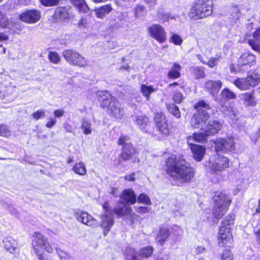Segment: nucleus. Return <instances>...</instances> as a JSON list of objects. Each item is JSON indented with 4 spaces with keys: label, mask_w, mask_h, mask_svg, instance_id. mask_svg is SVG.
Wrapping results in <instances>:
<instances>
[{
    "label": "nucleus",
    "mask_w": 260,
    "mask_h": 260,
    "mask_svg": "<svg viewBox=\"0 0 260 260\" xmlns=\"http://www.w3.org/2000/svg\"><path fill=\"white\" fill-rule=\"evenodd\" d=\"M194 74L196 77L198 79L204 78L205 77L204 71L201 68H196L194 69Z\"/></svg>",
    "instance_id": "52"
},
{
    "label": "nucleus",
    "mask_w": 260,
    "mask_h": 260,
    "mask_svg": "<svg viewBox=\"0 0 260 260\" xmlns=\"http://www.w3.org/2000/svg\"><path fill=\"white\" fill-rule=\"evenodd\" d=\"M157 130L164 137H167L171 133L172 128L169 126L166 116L162 113H156L154 118Z\"/></svg>",
    "instance_id": "10"
},
{
    "label": "nucleus",
    "mask_w": 260,
    "mask_h": 260,
    "mask_svg": "<svg viewBox=\"0 0 260 260\" xmlns=\"http://www.w3.org/2000/svg\"><path fill=\"white\" fill-rule=\"evenodd\" d=\"M215 150L223 152L232 151L235 149V142L233 138H218L215 142Z\"/></svg>",
    "instance_id": "13"
},
{
    "label": "nucleus",
    "mask_w": 260,
    "mask_h": 260,
    "mask_svg": "<svg viewBox=\"0 0 260 260\" xmlns=\"http://www.w3.org/2000/svg\"><path fill=\"white\" fill-rule=\"evenodd\" d=\"M170 234L168 229L166 228H160L157 235L156 241L161 245H163L168 239Z\"/></svg>",
    "instance_id": "31"
},
{
    "label": "nucleus",
    "mask_w": 260,
    "mask_h": 260,
    "mask_svg": "<svg viewBox=\"0 0 260 260\" xmlns=\"http://www.w3.org/2000/svg\"><path fill=\"white\" fill-rule=\"evenodd\" d=\"M132 212V209L129 207V205L122 203L121 201L114 208V212L118 216L131 214Z\"/></svg>",
    "instance_id": "24"
},
{
    "label": "nucleus",
    "mask_w": 260,
    "mask_h": 260,
    "mask_svg": "<svg viewBox=\"0 0 260 260\" xmlns=\"http://www.w3.org/2000/svg\"><path fill=\"white\" fill-rule=\"evenodd\" d=\"M213 0H196L191 6L188 16L194 20L202 19L212 13Z\"/></svg>",
    "instance_id": "3"
},
{
    "label": "nucleus",
    "mask_w": 260,
    "mask_h": 260,
    "mask_svg": "<svg viewBox=\"0 0 260 260\" xmlns=\"http://www.w3.org/2000/svg\"><path fill=\"white\" fill-rule=\"evenodd\" d=\"M255 61V56L249 52L243 54L238 59V66L240 67L250 66Z\"/></svg>",
    "instance_id": "23"
},
{
    "label": "nucleus",
    "mask_w": 260,
    "mask_h": 260,
    "mask_svg": "<svg viewBox=\"0 0 260 260\" xmlns=\"http://www.w3.org/2000/svg\"><path fill=\"white\" fill-rule=\"evenodd\" d=\"M225 114L229 117L231 120V122L233 124L238 125V123L237 122L238 121V118L237 117V114L235 111H234L233 109H230V110H227L225 112Z\"/></svg>",
    "instance_id": "39"
},
{
    "label": "nucleus",
    "mask_w": 260,
    "mask_h": 260,
    "mask_svg": "<svg viewBox=\"0 0 260 260\" xmlns=\"http://www.w3.org/2000/svg\"><path fill=\"white\" fill-rule=\"evenodd\" d=\"M139 203H143L146 205H151V202L149 197L145 193L140 194L138 197Z\"/></svg>",
    "instance_id": "44"
},
{
    "label": "nucleus",
    "mask_w": 260,
    "mask_h": 260,
    "mask_svg": "<svg viewBox=\"0 0 260 260\" xmlns=\"http://www.w3.org/2000/svg\"><path fill=\"white\" fill-rule=\"evenodd\" d=\"M149 35L160 43L167 40L166 31L164 27L158 24H153L148 28Z\"/></svg>",
    "instance_id": "12"
},
{
    "label": "nucleus",
    "mask_w": 260,
    "mask_h": 260,
    "mask_svg": "<svg viewBox=\"0 0 260 260\" xmlns=\"http://www.w3.org/2000/svg\"><path fill=\"white\" fill-rule=\"evenodd\" d=\"M112 8L110 5L102 6L100 8L95 10L96 16L99 18H103L112 11Z\"/></svg>",
    "instance_id": "30"
},
{
    "label": "nucleus",
    "mask_w": 260,
    "mask_h": 260,
    "mask_svg": "<svg viewBox=\"0 0 260 260\" xmlns=\"http://www.w3.org/2000/svg\"><path fill=\"white\" fill-rule=\"evenodd\" d=\"M8 40V36L4 33L0 32V41H6Z\"/></svg>",
    "instance_id": "63"
},
{
    "label": "nucleus",
    "mask_w": 260,
    "mask_h": 260,
    "mask_svg": "<svg viewBox=\"0 0 260 260\" xmlns=\"http://www.w3.org/2000/svg\"><path fill=\"white\" fill-rule=\"evenodd\" d=\"M101 226L104 229V234L106 236L114 224V217L112 212H107L101 216Z\"/></svg>",
    "instance_id": "16"
},
{
    "label": "nucleus",
    "mask_w": 260,
    "mask_h": 260,
    "mask_svg": "<svg viewBox=\"0 0 260 260\" xmlns=\"http://www.w3.org/2000/svg\"><path fill=\"white\" fill-rule=\"evenodd\" d=\"M231 19L232 20V21L236 22L239 20L241 16V14L240 11L237 6L232 8L231 10Z\"/></svg>",
    "instance_id": "41"
},
{
    "label": "nucleus",
    "mask_w": 260,
    "mask_h": 260,
    "mask_svg": "<svg viewBox=\"0 0 260 260\" xmlns=\"http://www.w3.org/2000/svg\"><path fill=\"white\" fill-rule=\"evenodd\" d=\"M153 252V248L151 246H146L140 250L139 255L142 257H148L151 255Z\"/></svg>",
    "instance_id": "38"
},
{
    "label": "nucleus",
    "mask_w": 260,
    "mask_h": 260,
    "mask_svg": "<svg viewBox=\"0 0 260 260\" xmlns=\"http://www.w3.org/2000/svg\"><path fill=\"white\" fill-rule=\"evenodd\" d=\"M221 258L222 260H233L232 255L228 249L223 251Z\"/></svg>",
    "instance_id": "54"
},
{
    "label": "nucleus",
    "mask_w": 260,
    "mask_h": 260,
    "mask_svg": "<svg viewBox=\"0 0 260 260\" xmlns=\"http://www.w3.org/2000/svg\"><path fill=\"white\" fill-rule=\"evenodd\" d=\"M173 100L176 104H180L183 100V95L181 92H176L173 96Z\"/></svg>",
    "instance_id": "50"
},
{
    "label": "nucleus",
    "mask_w": 260,
    "mask_h": 260,
    "mask_svg": "<svg viewBox=\"0 0 260 260\" xmlns=\"http://www.w3.org/2000/svg\"><path fill=\"white\" fill-rule=\"evenodd\" d=\"M208 166L212 171L218 173L229 168V160L225 156L216 154L210 157Z\"/></svg>",
    "instance_id": "8"
},
{
    "label": "nucleus",
    "mask_w": 260,
    "mask_h": 260,
    "mask_svg": "<svg viewBox=\"0 0 260 260\" xmlns=\"http://www.w3.org/2000/svg\"><path fill=\"white\" fill-rule=\"evenodd\" d=\"M145 8L143 6L138 5L134 8V13L136 17H139L144 14Z\"/></svg>",
    "instance_id": "46"
},
{
    "label": "nucleus",
    "mask_w": 260,
    "mask_h": 260,
    "mask_svg": "<svg viewBox=\"0 0 260 260\" xmlns=\"http://www.w3.org/2000/svg\"><path fill=\"white\" fill-rule=\"evenodd\" d=\"M239 97L245 106L254 107L257 104L254 92L241 93L239 95Z\"/></svg>",
    "instance_id": "22"
},
{
    "label": "nucleus",
    "mask_w": 260,
    "mask_h": 260,
    "mask_svg": "<svg viewBox=\"0 0 260 260\" xmlns=\"http://www.w3.org/2000/svg\"><path fill=\"white\" fill-rule=\"evenodd\" d=\"M189 145L194 159L198 161L202 160L205 153V148L203 146L199 145L192 144Z\"/></svg>",
    "instance_id": "25"
},
{
    "label": "nucleus",
    "mask_w": 260,
    "mask_h": 260,
    "mask_svg": "<svg viewBox=\"0 0 260 260\" xmlns=\"http://www.w3.org/2000/svg\"><path fill=\"white\" fill-rule=\"evenodd\" d=\"M97 96L99 101L101 102V106L103 108H107L110 103L116 99L107 91H99L97 92Z\"/></svg>",
    "instance_id": "19"
},
{
    "label": "nucleus",
    "mask_w": 260,
    "mask_h": 260,
    "mask_svg": "<svg viewBox=\"0 0 260 260\" xmlns=\"http://www.w3.org/2000/svg\"><path fill=\"white\" fill-rule=\"evenodd\" d=\"M81 128L83 129V133L86 135L90 134L91 133V123L88 121H83L81 125Z\"/></svg>",
    "instance_id": "48"
},
{
    "label": "nucleus",
    "mask_w": 260,
    "mask_h": 260,
    "mask_svg": "<svg viewBox=\"0 0 260 260\" xmlns=\"http://www.w3.org/2000/svg\"><path fill=\"white\" fill-rule=\"evenodd\" d=\"M118 144L123 146L121 157L125 160L131 159L135 154L136 150L129 143V138L127 136H122L118 140Z\"/></svg>",
    "instance_id": "11"
},
{
    "label": "nucleus",
    "mask_w": 260,
    "mask_h": 260,
    "mask_svg": "<svg viewBox=\"0 0 260 260\" xmlns=\"http://www.w3.org/2000/svg\"><path fill=\"white\" fill-rule=\"evenodd\" d=\"M9 131L8 127L5 125L0 126V136H7L9 135Z\"/></svg>",
    "instance_id": "56"
},
{
    "label": "nucleus",
    "mask_w": 260,
    "mask_h": 260,
    "mask_svg": "<svg viewBox=\"0 0 260 260\" xmlns=\"http://www.w3.org/2000/svg\"><path fill=\"white\" fill-rule=\"evenodd\" d=\"M8 25V21L6 16L0 12V27H6Z\"/></svg>",
    "instance_id": "53"
},
{
    "label": "nucleus",
    "mask_w": 260,
    "mask_h": 260,
    "mask_svg": "<svg viewBox=\"0 0 260 260\" xmlns=\"http://www.w3.org/2000/svg\"><path fill=\"white\" fill-rule=\"evenodd\" d=\"M45 112L40 110L33 113L31 116L35 120H38L40 118H44L45 117Z\"/></svg>",
    "instance_id": "51"
},
{
    "label": "nucleus",
    "mask_w": 260,
    "mask_h": 260,
    "mask_svg": "<svg viewBox=\"0 0 260 260\" xmlns=\"http://www.w3.org/2000/svg\"><path fill=\"white\" fill-rule=\"evenodd\" d=\"M125 256L127 260H141L137 256V253L135 250L130 247L125 249Z\"/></svg>",
    "instance_id": "37"
},
{
    "label": "nucleus",
    "mask_w": 260,
    "mask_h": 260,
    "mask_svg": "<svg viewBox=\"0 0 260 260\" xmlns=\"http://www.w3.org/2000/svg\"><path fill=\"white\" fill-rule=\"evenodd\" d=\"M222 86V83L220 80H208L205 82V88L213 96H215L219 91Z\"/></svg>",
    "instance_id": "20"
},
{
    "label": "nucleus",
    "mask_w": 260,
    "mask_h": 260,
    "mask_svg": "<svg viewBox=\"0 0 260 260\" xmlns=\"http://www.w3.org/2000/svg\"><path fill=\"white\" fill-rule=\"evenodd\" d=\"M56 251L61 260H71V256L63 250L56 248Z\"/></svg>",
    "instance_id": "45"
},
{
    "label": "nucleus",
    "mask_w": 260,
    "mask_h": 260,
    "mask_svg": "<svg viewBox=\"0 0 260 260\" xmlns=\"http://www.w3.org/2000/svg\"><path fill=\"white\" fill-rule=\"evenodd\" d=\"M124 178L125 180L131 181H134L135 180V173H133L130 175L125 176Z\"/></svg>",
    "instance_id": "61"
},
{
    "label": "nucleus",
    "mask_w": 260,
    "mask_h": 260,
    "mask_svg": "<svg viewBox=\"0 0 260 260\" xmlns=\"http://www.w3.org/2000/svg\"><path fill=\"white\" fill-rule=\"evenodd\" d=\"M4 245L5 249L10 253H13L17 249L18 243L11 237H8L4 240Z\"/></svg>",
    "instance_id": "28"
},
{
    "label": "nucleus",
    "mask_w": 260,
    "mask_h": 260,
    "mask_svg": "<svg viewBox=\"0 0 260 260\" xmlns=\"http://www.w3.org/2000/svg\"><path fill=\"white\" fill-rule=\"evenodd\" d=\"M215 205L213 210V215L217 219L221 218L228 210L231 199L222 192L216 191L213 197Z\"/></svg>",
    "instance_id": "5"
},
{
    "label": "nucleus",
    "mask_w": 260,
    "mask_h": 260,
    "mask_svg": "<svg viewBox=\"0 0 260 260\" xmlns=\"http://www.w3.org/2000/svg\"><path fill=\"white\" fill-rule=\"evenodd\" d=\"M72 4L82 13L88 11V7L84 0H71Z\"/></svg>",
    "instance_id": "34"
},
{
    "label": "nucleus",
    "mask_w": 260,
    "mask_h": 260,
    "mask_svg": "<svg viewBox=\"0 0 260 260\" xmlns=\"http://www.w3.org/2000/svg\"><path fill=\"white\" fill-rule=\"evenodd\" d=\"M248 44L252 49L260 53V41L257 39H252L248 40Z\"/></svg>",
    "instance_id": "42"
},
{
    "label": "nucleus",
    "mask_w": 260,
    "mask_h": 260,
    "mask_svg": "<svg viewBox=\"0 0 260 260\" xmlns=\"http://www.w3.org/2000/svg\"><path fill=\"white\" fill-rule=\"evenodd\" d=\"M87 23V20L85 18H82L79 22V25L80 26H84Z\"/></svg>",
    "instance_id": "64"
},
{
    "label": "nucleus",
    "mask_w": 260,
    "mask_h": 260,
    "mask_svg": "<svg viewBox=\"0 0 260 260\" xmlns=\"http://www.w3.org/2000/svg\"><path fill=\"white\" fill-rule=\"evenodd\" d=\"M181 67L178 63L174 62L173 67L170 69L167 74V76L169 79H176L179 78L181 76L180 71Z\"/></svg>",
    "instance_id": "29"
},
{
    "label": "nucleus",
    "mask_w": 260,
    "mask_h": 260,
    "mask_svg": "<svg viewBox=\"0 0 260 260\" xmlns=\"http://www.w3.org/2000/svg\"><path fill=\"white\" fill-rule=\"evenodd\" d=\"M170 41L176 45H180L183 42L181 37L177 34L173 35L170 38Z\"/></svg>",
    "instance_id": "49"
},
{
    "label": "nucleus",
    "mask_w": 260,
    "mask_h": 260,
    "mask_svg": "<svg viewBox=\"0 0 260 260\" xmlns=\"http://www.w3.org/2000/svg\"><path fill=\"white\" fill-rule=\"evenodd\" d=\"M157 17L162 23L168 21L170 19H176V16H171L169 13H158L157 14Z\"/></svg>",
    "instance_id": "43"
},
{
    "label": "nucleus",
    "mask_w": 260,
    "mask_h": 260,
    "mask_svg": "<svg viewBox=\"0 0 260 260\" xmlns=\"http://www.w3.org/2000/svg\"><path fill=\"white\" fill-rule=\"evenodd\" d=\"M219 58L220 56L219 55H216L215 57H212L206 62V64L210 68H214L217 65Z\"/></svg>",
    "instance_id": "47"
},
{
    "label": "nucleus",
    "mask_w": 260,
    "mask_h": 260,
    "mask_svg": "<svg viewBox=\"0 0 260 260\" xmlns=\"http://www.w3.org/2000/svg\"><path fill=\"white\" fill-rule=\"evenodd\" d=\"M74 215L78 221L87 226L96 228L99 225L98 221L87 212L78 210L75 212Z\"/></svg>",
    "instance_id": "14"
},
{
    "label": "nucleus",
    "mask_w": 260,
    "mask_h": 260,
    "mask_svg": "<svg viewBox=\"0 0 260 260\" xmlns=\"http://www.w3.org/2000/svg\"><path fill=\"white\" fill-rule=\"evenodd\" d=\"M260 82V75L255 72L248 74L245 78H238L234 82V85L242 90L249 89L257 85Z\"/></svg>",
    "instance_id": "7"
},
{
    "label": "nucleus",
    "mask_w": 260,
    "mask_h": 260,
    "mask_svg": "<svg viewBox=\"0 0 260 260\" xmlns=\"http://www.w3.org/2000/svg\"><path fill=\"white\" fill-rule=\"evenodd\" d=\"M234 215H229L222 222L218 233L219 244L223 246L232 242V236L230 232V226L234 224Z\"/></svg>",
    "instance_id": "6"
},
{
    "label": "nucleus",
    "mask_w": 260,
    "mask_h": 260,
    "mask_svg": "<svg viewBox=\"0 0 260 260\" xmlns=\"http://www.w3.org/2000/svg\"><path fill=\"white\" fill-rule=\"evenodd\" d=\"M20 19L27 23H35L41 18V13L36 10H28L19 16Z\"/></svg>",
    "instance_id": "15"
},
{
    "label": "nucleus",
    "mask_w": 260,
    "mask_h": 260,
    "mask_svg": "<svg viewBox=\"0 0 260 260\" xmlns=\"http://www.w3.org/2000/svg\"><path fill=\"white\" fill-rule=\"evenodd\" d=\"M56 121H57L55 118H51L49 119V120L46 124V126L48 128H51L55 124Z\"/></svg>",
    "instance_id": "59"
},
{
    "label": "nucleus",
    "mask_w": 260,
    "mask_h": 260,
    "mask_svg": "<svg viewBox=\"0 0 260 260\" xmlns=\"http://www.w3.org/2000/svg\"><path fill=\"white\" fill-rule=\"evenodd\" d=\"M157 88L151 85H147L146 84H142L140 87V90L144 96L145 97L147 101L150 99V94L157 91Z\"/></svg>",
    "instance_id": "33"
},
{
    "label": "nucleus",
    "mask_w": 260,
    "mask_h": 260,
    "mask_svg": "<svg viewBox=\"0 0 260 260\" xmlns=\"http://www.w3.org/2000/svg\"><path fill=\"white\" fill-rule=\"evenodd\" d=\"M198 110L194 114L190 121L191 126L194 128H200L208 134H216L221 128L222 123L218 120H210L209 114L205 109H209V105L204 101H200L196 106Z\"/></svg>",
    "instance_id": "1"
},
{
    "label": "nucleus",
    "mask_w": 260,
    "mask_h": 260,
    "mask_svg": "<svg viewBox=\"0 0 260 260\" xmlns=\"http://www.w3.org/2000/svg\"><path fill=\"white\" fill-rule=\"evenodd\" d=\"M136 211L139 213H146L149 212V210L148 207H135Z\"/></svg>",
    "instance_id": "57"
},
{
    "label": "nucleus",
    "mask_w": 260,
    "mask_h": 260,
    "mask_svg": "<svg viewBox=\"0 0 260 260\" xmlns=\"http://www.w3.org/2000/svg\"><path fill=\"white\" fill-rule=\"evenodd\" d=\"M134 119L136 122L139 125L140 128L144 132L147 133L149 131L150 122L148 117L145 116H134Z\"/></svg>",
    "instance_id": "26"
},
{
    "label": "nucleus",
    "mask_w": 260,
    "mask_h": 260,
    "mask_svg": "<svg viewBox=\"0 0 260 260\" xmlns=\"http://www.w3.org/2000/svg\"><path fill=\"white\" fill-rule=\"evenodd\" d=\"M73 170L75 173L80 175L83 176L86 174L85 166L82 162L76 164L74 166Z\"/></svg>",
    "instance_id": "36"
},
{
    "label": "nucleus",
    "mask_w": 260,
    "mask_h": 260,
    "mask_svg": "<svg viewBox=\"0 0 260 260\" xmlns=\"http://www.w3.org/2000/svg\"><path fill=\"white\" fill-rule=\"evenodd\" d=\"M32 246L33 250L40 260H44L43 251L52 253L53 248L48 240V238L39 232L32 235Z\"/></svg>",
    "instance_id": "4"
},
{
    "label": "nucleus",
    "mask_w": 260,
    "mask_h": 260,
    "mask_svg": "<svg viewBox=\"0 0 260 260\" xmlns=\"http://www.w3.org/2000/svg\"><path fill=\"white\" fill-rule=\"evenodd\" d=\"M65 60L70 64L79 67L87 66V61L85 57L73 50H66L62 53Z\"/></svg>",
    "instance_id": "9"
},
{
    "label": "nucleus",
    "mask_w": 260,
    "mask_h": 260,
    "mask_svg": "<svg viewBox=\"0 0 260 260\" xmlns=\"http://www.w3.org/2000/svg\"><path fill=\"white\" fill-rule=\"evenodd\" d=\"M253 38L259 40L260 39V27L257 28L253 34Z\"/></svg>",
    "instance_id": "60"
},
{
    "label": "nucleus",
    "mask_w": 260,
    "mask_h": 260,
    "mask_svg": "<svg viewBox=\"0 0 260 260\" xmlns=\"http://www.w3.org/2000/svg\"><path fill=\"white\" fill-rule=\"evenodd\" d=\"M64 111L62 109L55 110L53 112L55 117L56 118H59L62 117L64 115Z\"/></svg>",
    "instance_id": "58"
},
{
    "label": "nucleus",
    "mask_w": 260,
    "mask_h": 260,
    "mask_svg": "<svg viewBox=\"0 0 260 260\" xmlns=\"http://www.w3.org/2000/svg\"><path fill=\"white\" fill-rule=\"evenodd\" d=\"M236 98V94L228 88H225L221 91L218 102L220 104L231 100H235Z\"/></svg>",
    "instance_id": "27"
},
{
    "label": "nucleus",
    "mask_w": 260,
    "mask_h": 260,
    "mask_svg": "<svg viewBox=\"0 0 260 260\" xmlns=\"http://www.w3.org/2000/svg\"><path fill=\"white\" fill-rule=\"evenodd\" d=\"M48 58L50 62L54 64H58L61 60L59 54L55 51L49 52Z\"/></svg>",
    "instance_id": "40"
},
{
    "label": "nucleus",
    "mask_w": 260,
    "mask_h": 260,
    "mask_svg": "<svg viewBox=\"0 0 260 260\" xmlns=\"http://www.w3.org/2000/svg\"><path fill=\"white\" fill-rule=\"evenodd\" d=\"M109 112L116 118H121L124 114L121 104L116 99L110 103L107 107Z\"/></svg>",
    "instance_id": "17"
},
{
    "label": "nucleus",
    "mask_w": 260,
    "mask_h": 260,
    "mask_svg": "<svg viewBox=\"0 0 260 260\" xmlns=\"http://www.w3.org/2000/svg\"><path fill=\"white\" fill-rule=\"evenodd\" d=\"M205 250V248L202 246H198L196 248V253L198 254L203 253Z\"/></svg>",
    "instance_id": "62"
},
{
    "label": "nucleus",
    "mask_w": 260,
    "mask_h": 260,
    "mask_svg": "<svg viewBox=\"0 0 260 260\" xmlns=\"http://www.w3.org/2000/svg\"><path fill=\"white\" fill-rule=\"evenodd\" d=\"M121 202L128 205H133L136 202V195L132 189L123 190L120 197Z\"/></svg>",
    "instance_id": "18"
},
{
    "label": "nucleus",
    "mask_w": 260,
    "mask_h": 260,
    "mask_svg": "<svg viewBox=\"0 0 260 260\" xmlns=\"http://www.w3.org/2000/svg\"><path fill=\"white\" fill-rule=\"evenodd\" d=\"M215 134H208L206 131H202L201 133H194L193 136L187 137V143L188 145L193 144V141L197 142H204L207 140L208 137Z\"/></svg>",
    "instance_id": "21"
},
{
    "label": "nucleus",
    "mask_w": 260,
    "mask_h": 260,
    "mask_svg": "<svg viewBox=\"0 0 260 260\" xmlns=\"http://www.w3.org/2000/svg\"><path fill=\"white\" fill-rule=\"evenodd\" d=\"M167 167L169 175L179 183L188 182L194 177L193 168L184 159L172 155L168 159Z\"/></svg>",
    "instance_id": "2"
},
{
    "label": "nucleus",
    "mask_w": 260,
    "mask_h": 260,
    "mask_svg": "<svg viewBox=\"0 0 260 260\" xmlns=\"http://www.w3.org/2000/svg\"><path fill=\"white\" fill-rule=\"evenodd\" d=\"M166 107L169 113L173 115L175 117L179 118L181 117L180 110L175 104H167Z\"/></svg>",
    "instance_id": "35"
},
{
    "label": "nucleus",
    "mask_w": 260,
    "mask_h": 260,
    "mask_svg": "<svg viewBox=\"0 0 260 260\" xmlns=\"http://www.w3.org/2000/svg\"><path fill=\"white\" fill-rule=\"evenodd\" d=\"M40 1L45 6H54L58 3V0H40Z\"/></svg>",
    "instance_id": "55"
},
{
    "label": "nucleus",
    "mask_w": 260,
    "mask_h": 260,
    "mask_svg": "<svg viewBox=\"0 0 260 260\" xmlns=\"http://www.w3.org/2000/svg\"><path fill=\"white\" fill-rule=\"evenodd\" d=\"M70 9L67 7L57 8L54 13L55 17L62 20L69 18L71 15L69 12Z\"/></svg>",
    "instance_id": "32"
}]
</instances>
